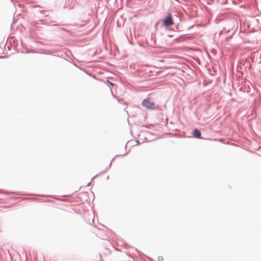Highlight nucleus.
Instances as JSON below:
<instances>
[{
  "mask_svg": "<svg viewBox=\"0 0 261 261\" xmlns=\"http://www.w3.org/2000/svg\"><path fill=\"white\" fill-rule=\"evenodd\" d=\"M250 25L253 27V29L255 31H261V15L253 18L250 24Z\"/></svg>",
  "mask_w": 261,
  "mask_h": 261,
  "instance_id": "1",
  "label": "nucleus"
},
{
  "mask_svg": "<svg viewBox=\"0 0 261 261\" xmlns=\"http://www.w3.org/2000/svg\"><path fill=\"white\" fill-rule=\"evenodd\" d=\"M142 105L147 109L153 110L156 108L155 103L149 98L144 99L142 102Z\"/></svg>",
  "mask_w": 261,
  "mask_h": 261,
  "instance_id": "2",
  "label": "nucleus"
},
{
  "mask_svg": "<svg viewBox=\"0 0 261 261\" xmlns=\"http://www.w3.org/2000/svg\"><path fill=\"white\" fill-rule=\"evenodd\" d=\"M163 25L165 27H170L173 24L172 15L169 13L163 21Z\"/></svg>",
  "mask_w": 261,
  "mask_h": 261,
  "instance_id": "3",
  "label": "nucleus"
},
{
  "mask_svg": "<svg viewBox=\"0 0 261 261\" xmlns=\"http://www.w3.org/2000/svg\"><path fill=\"white\" fill-rule=\"evenodd\" d=\"M193 136L195 138L200 139L201 138V133L198 129L195 128L193 132Z\"/></svg>",
  "mask_w": 261,
  "mask_h": 261,
  "instance_id": "4",
  "label": "nucleus"
},
{
  "mask_svg": "<svg viewBox=\"0 0 261 261\" xmlns=\"http://www.w3.org/2000/svg\"><path fill=\"white\" fill-rule=\"evenodd\" d=\"M71 2L70 4H68V3L66 4L67 7L69 8V9H72L75 5V4H77V5H79V1L80 0H71Z\"/></svg>",
  "mask_w": 261,
  "mask_h": 261,
  "instance_id": "5",
  "label": "nucleus"
},
{
  "mask_svg": "<svg viewBox=\"0 0 261 261\" xmlns=\"http://www.w3.org/2000/svg\"><path fill=\"white\" fill-rule=\"evenodd\" d=\"M106 83L108 84H109V85H110L111 86H113L114 85V84L113 83L111 82L110 81H109V80H107L106 81Z\"/></svg>",
  "mask_w": 261,
  "mask_h": 261,
  "instance_id": "6",
  "label": "nucleus"
},
{
  "mask_svg": "<svg viewBox=\"0 0 261 261\" xmlns=\"http://www.w3.org/2000/svg\"><path fill=\"white\" fill-rule=\"evenodd\" d=\"M110 89H111V93H112V94L113 96L115 97V95L113 94V91H112V88H111Z\"/></svg>",
  "mask_w": 261,
  "mask_h": 261,
  "instance_id": "7",
  "label": "nucleus"
},
{
  "mask_svg": "<svg viewBox=\"0 0 261 261\" xmlns=\"http://www.w3.org/2000/svg\"><path fill=\"white\" fill-rule=\"evenodd\" d=\"M3 58V57L0 56V58Z\"/></svg>",
  "mask_w": 261,
  "mask_h": 261,
  "instance_id": "8",
  "label": "nucleus"
}]
</instances>
